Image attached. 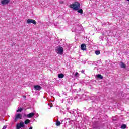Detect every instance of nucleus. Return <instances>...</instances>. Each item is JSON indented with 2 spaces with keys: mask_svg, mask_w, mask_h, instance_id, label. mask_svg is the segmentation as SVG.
<instances>
[{
  "mask_svg": "<svg viewBox=\"0 0 129 129\" xmlns=\"http://www.w3.org/2000/svg\"><path fill=\"white\" fill-rule=\"evenodd\" d=\"M70 8H71L74 11H78L80 8V4L77 2H75L70 5Z\"/></svg>",
  "mask_w": 129,
  "mask_h": 129,
  "instance_id": "1",
  "label": "nucleus"
},
{
  "mask_svg": "<svg viewBox=\"0 0 129 129\" xmlns=\"http://www.w3.org/2000/svg\"><path fill=\"white\" fill-rule=\"evenodd\" d=\"M55 52L58 55H63V53L64 52V48L61 46H58L56 47L55 48Z\"/></svg>",
  "mask_w": 129,
  "mask_h": 129,
  "instance_id": "2",
  "label": "nucleus"
},
{
  "mask_svg": "<svg viewBox=\"0 0 129 129\" xmlns=\"http://www.w3.org/2000/svg\"><path fill=\"white\" fill-rule=\"evenodd\" d=\"M22 127H25V123L24 122L21 121L19 123H17L16 125V128L17 129H21Z\"/></svg>",
  "mask_w": 129,
  "mask_h": 129,
  "instance_id": "3",
  "label": "nucleus"
},
{
  "mask_svg": "<svg viewBox=\"0 0 129 129\" xmlns=\"http://www.w3.org/2000/svg\"><path fill=\"white\" fill-rule=\"evenodd\" d=\"M27 24H33V25H36L37 24V22L35 21L34 19H28L27 20Z\"/></svg>",
  "mask_w": 129,
  "mask_h": 129,
  "instance_id": "4",
  "label": "nucleus"
},
{
  "mask_svg": "<svg viewBox=\"0 0 129 129\" xmlns=\"http://www.w3.org/2000/svg\"><path fill=\"white\" fill-rule=\"evenodd\" d=\"M21 118H22V115L21 114H18L17 115H16L15 119L14 120V121L15 122H17V121H18V119H21Z\"/></svg>",
  "mask_w": 129,
  "mask_h": 129,
  "instance_id": "5",
  "label": "nucleus"
},
{
  "mask_svg": "<svg viewBox=\"0 0 129 129\" xmlns=\"http://www.w3.org/2000/svg\"><path fill=\"white\" fill-rule=\"evenodd\" d=\"M10 3V0H2L1 1V4L3 6H5V5H8Z\"/></svg>",
  "mask_w": 129,
  "mask_h": 129,
  "instance_id": "6",
  "label": "nucleus"
},
{
  "mask_svg": "<svg viewBox=\"0 0 129 129\" xmlns=\"http://www.w3.org/2000/svg\"><path fill=\"white\" fill-rule=\"evenodd\" d=\"M81 49L82 50V51H86V45L82 44L81 45Z\"/></svg>",
  "mask_w": 129,
  "mask_h": 129,
  "instance_id": "7",
  "label": "nucleus"
},
{
  "mask_svg": "<svg viewBox=\"0 0 129 129\" xmlns=\"http://www.w3.org/2000/svg\"><path fill=\"white\" fill-rule=\"evenodd\" d=\"M34 115H35V113H30L27 115V117H28L29 118H32V117H33Z\"/></svg>",
  "mask_w": 129,
  "mask_h": 129,
  "instance_id": "8",
  "label": "nucleus"
},
{
  "mask_svg": "<svg viewBox=\"0 0 129 129\" xmlns=\"http://www.w3.org/2000/svg\"><path fill=\"white\" fill-rule=\"evenodd\" d=\"M34 88L35 90H41V89H42V87H41V86L39 85H36L34 86Z\"/></svg>",
  "mask_w": 129,
  "mask_h": 129,
  "instance_id": "9",
  "label": "nucleus"
},
{
  "mask_svg": "<svg viewBox=\"0 0 129 129\" xmlns=\"http://www.w3.org/2000/svg\"><path fill=\"white\" fill-rule=\"evenodd\" d=\"M120 67L121 68H125L126 67V66L122 62H120Z\"/></svg>",
  "mask_w": 129,
  "mask_h": 129,
  "instance_id": "10",
  "label": "nucleus"
},
{
  "mask_svg": "<svg viewBox=\"0 0 129 129\" xmlns=\"http://www.w3.org/2000/svg\"><path fill=\"white\" fill-rule=\"evenodd\" d=\"M96 77L99 79H102L103 78V77L100 74L97 75Z\"/></svg>",
  "mask_w": 129,
  "mask_h": 129,
  "instance_id": "11",
  "label": "nucleus"
},
{
  "mask_svg": "<svg viewBox=\"0 0 129 129\" xmlns=\"http://www.w3.org/2000/svg\"><path fill=\"white\" fill-rule=\"evenodd\" d=\"M31 122V121L29 119H26L25 121H24V123L25 124H29V123H30Z\"/></svg>",
  "mask_w": 129,
  "mask_h": 129,
  "instance_id": "12",
  "label": "nucleus"
},
{
  "mask_svg": "<svg viewBox=\"0 0 129 129\" xmlns=\"http://www.w3.org/2000/svg\"><path fill=\"white\" fill-rule=\"evenodd\" d=\"M59 78H64V74H60L58 75Z\"/></svg>",
  "mask_w": 129,
  "mask_h": 129,
  "instance_id": "13",
  "label": "nucleus"
},
{
  "mask_svg": "<svg viewBox=\"0 0 129 129\" xmlns=\"http://www.w3.org/2000/svg\"><path fill=\"white\" fill-rule=\"evenodd\" d=\"M121 128L122 129H125L126 128V125L125 124H123L121 126Z\"/></svg>",
  "mask_w": 129,
  "mask_h": 129,
  "instance_id": "14",
  "label": "nucleus"
},
{
  "mask_svg": "<svg viewBox=\"0 0 129 129\" xmlns=\"http://www.w3.org/2000/svg\"><path fill=\"white\" fill-rule=\"evenodd\" d=\"M61 124V122L57 121L56 122V125H57V126H59V125H60Z\"/></svg>",
  "mask_w": 129,
  "mask_h": 129,
  "instance_id": "15",
  "label": "nucleus"
},
{
  "mask_svg": "<svg viewBox=\"0 0 129 129\" xmlns=\"http://www.w3.org/2000/svg\"><path fill=\"white\" fill-rule=\"evenodd\" d=\"M78 13H79L80 14H83V10H82L81 9L78 10Z\"/></svg>",
  "mask_w": 129,
  "mask_h": 129,
  "instance_id": "16",
  "label": "nucleus"
},
{
  "mask_svg": "<svg viewBox=\"0 0 129 129\" xmlns=\"http://www.w3.org/2000/svg\"><path fill=\"white\" fill-rule=\"evenodd\" d=\"M95 54H96V55H99V54H100V51H99L98 50H96L95 51Z\"/></svg>",
  "mask_w": 129,
  "mask_h": 129,
  "instance_id": "17",
  "label": "nucleus"
},
{
  "mask_svg": "<svg viewBox=\"0 0 129 129\" xmlns=\"http://www.w3.org/2000/svg\"><path fill=\"white\" fill-rule=\"evenodd\" d=\"M22 110H23V109H22V108H20L18 109L17 110V112H21Z\"/></svg>",
  "mask_w": 129,
  "mask_h": 129,
  "instance_id": "18",
  "label": "nucleus"
},
{
  "mask_svg": "<svg viewBox=\"0 0 129 129\" xmlns=\"http://www.w3.org/2000/svg\"><path fill=\"white\" fill-rule=\"evenodd\" d=\"M75 76H76V77H78V76H79V74L78 73V72H76Z\"/></svg>",
  "mask_w": 129,
  "mask_h": 129,
  "instance_id": "19",
  "label": "nucleus"
},
{
  "mask_svg": "<svg viewBox=\"0 0 129 129\" xmlns=\"http://www.w3.org/2000/svg\"><path fill=\"white\" fill-rule=\"evenodd\" d=\"M7 128V126H4L3 127V129H6Z\"/></svg>",
  "mask_w": 129,
  "mask_h": 129,
  "instance_id": "20",
  "label": "nucleus"
},
{
  "mask_svg": "<svg viewBox=\"0 0 129 129\" xmlns=\"http://www.w3.org/2000/svg\"><path fill=\"white\" fill-rule=\"evenodd\" d=\"M81 72H82V73H84V71L82 70V71H81Z\"/></svg>",
  "mask_w": 129,
  "mask_h": 129,
  "instance_id": "21",
  "label": "nucleus"
},
{
  "mask_svg": "<svg viewBox=\"0 0 129 129\" xmlns=\"http://www.w3.org/2000/svg\"><path fill=\"white\" fill-rule=\"evenodd\" d=\"M29 129H33V127H30Z\"/></svg>",
  "mask_w": 129,
  "mask_h": 129,
  "instance_id": "22",
  "label": "nucleus"
},
{
  "mask_svg": "<svg viewBox=\"0 0 129 129\" xmlns=\"http://www.w3.org/2000/svg\"><path fill=\"white\" fill-rule=\"evenodd\" d=\"M24 98H26V96H23Z\"/></svg>",
  "mask_w": 129,
  "mask_h": 129,
  "instance_id": "23",
  "label": "nucleus"
},
{
  "mask_svg": "<svg viewBox=\"0 0 129 129\" xmlns=\"http://www.w3.org/2000/svg\"><path fill=\"white\" fill-rule=\"evenodd\" d=\"M127 2H129V0H126Z\"/></svg>",
  "mask_w": 129,
  "mask_h": 129,
  "instance_id": "24",
  "label": "nucleus"
}]
</instances>
